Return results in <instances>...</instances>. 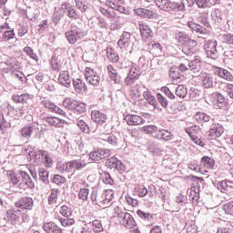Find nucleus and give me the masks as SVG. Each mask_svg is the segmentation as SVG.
<instances>
[{
  "instance_id": "nucleus-1",
  "label": "nucleus",
  "mask_w": 233,
  "mask_h": 233,
  "mask_svg": "<svg viewBox=\"0 0 233 233\" xmlns=\"http://www.w3.org/2000/svg\"><path fill=\"white\" fill-rule=\"evenodd\" d=\"M90 198L92 203L105 208L106 207H108V204L112 201V199H114V190H101L93 188Z\"/></svg>"
},
{
  "instance_id": "nucleus-2",
  "label": "nucleus",
  "mask_w": 233,
  "mask_h": 233,
  "mask_svg": "<svg viewBox=\"0 0 233 233\" xmlns=\"http://www.w3.org/2000/svg\"><path fill=\"white\" fill-rule=\"evenodd\" d=\"M88 33L83 28L81 23H72L70 30L66 32V37L70 45H76L77 41L85 39Z\"/></svg>"
},
{
  "instance_id": "nucleus-3",
  "label": "nucleus",
  "mask_w": 233,
  "mask_h": 233,
  "mask_svg": "<svg viewBox=\"0 0 233 233\" xmlns=\"http://www.w3.org/2000/svg\"><path fill=\"white\" fill-rule=\"evenodd\" d=\"M155 5L163 12H185V2H170L168 0H155Z\"/></svg>"
},
{
  "instance_id": "nucleus-4",
  "label": "nucleus",
  "mask_w": 233,
  "mask_h": 233,
  "mask_svg": "<svg viewBox=\"0 0 233 233\" xmlns=\"http://www.w3.org/2000/svg\"><path fill=\"white\" fill-rule=\"evenodd\" d=\"M134 41H136V37H134L132 34L124 32L117 42V46L122 50H128V48L134 46Z\"/></svg>"
},
{
  "instance_id": "nucleus-5",
  "label": "nucleus",
  "mask_w": 233,
  "mask_h": 233,
  "mask_svg": "<svg viewBox=\"0 0 233 233\" xmlns=\"http://www.w3.org/2000/svg\"><path fill=\"white\" fill-rule=\"evenodd\" d=\"M123 70L127 74L124 80L125 85H127V86L134 85V83H136V79L139 77V70H137L134 66L125 67Z\"/></svg>"
},
{
  "instance_id": "nucleus-6",
  "label": "nucleus",
  "mask_w": 233,
  "mask_h": 233,
  "mask_svg": "<svg viewBox=\"0 0 233 233\" xmlns=\"http://www.w3.org/2000/svg\"><path fill=\"white\" fill-rule=\"evenodd\" d=\"M187 26L192 32L198 34V37L201 39H208V37H210V30L207 29L205 26L199 24L188 22Z\"/></svg>"
},
{
  "instance_id": "nucleus-7",
  "label": "nucleus",
  "mask_w": 233,
  "mask_h": 233,
  "mask_svg": "<svg viewBox=\"0 0 233 233\" xmlns=\"http://www.w3.org/2000/svg\"><path fill=\"white\" fill-rule=\"evenodd\" d=\"M216 46H218L216 40H208L204 45V50H206V54L210 59H218L219 57V53H218Z\"/></svg>"
},
{
  "instance_id": "nucleus-8",
  "label": "nucleus",
  "mask_w": 233,
  "mask_h": 233,
  "mask_svg": "<svg viewBox=\"0 0 233 233\" xmlns=\"http://www.w3.org/2000/svg\"><path fill=\"white\" fill-rule=\"evenodd\" d=\"M108 156H110V149L105 148H96L88 154L89 159L95 162L101 161V159H105Z\"/></svg>"
},
{
  "instance_id": "nucleus-9",
  "label": "nucleus",
  "mask_w": 233,
  "mask_h": 233,
  "mask_svg": "<svg viewBox=\"0 0 233 233\" xmlns=\"http://www.w3.org/2000/svg\"><path fill=\"white\" fill-rule=\"evenodd\" d=\"M85 78L89 85H92V86H98L101 81L99 75L90 67L86 68Z\"/></svg>"
},
{
  "instance_id": "nucleus-10",
  "label": "nucleus",
  "mask_w": 233,
  "mask_h": 233,
  "mask_svg": "<svg viewBox=\"0 0 233 233\" xmlns=\"http://www.w3.org/2000/svg\"><path fill=\"white\" fill-rule=\"evenodd\" d=\"M118 221L120 225L126 227V228H134L136 226V220L130 213L122 212L118 214Z\"/></svg>"
},
{
  "instance_id": "nucleus-11",
  "label": "nucleus",
  "mask_w": 233,
  "mask_h": 233,
  "mask_svg": "<svg viewBox=\"0 0 233 233\" xmlns=\"http://www.w3.org/2000/svg\"><path fill=\"white\" fill-rule=\"evenodd\" d=\"M202 63L203 59L199 56H194V59L188 62V68L194 74V77H198V76H199V72H201Z\"/></svg>"
},
{
  "instance_id": "nucleus-12",
  "label": "nucleus",
  "mask_w": 233,
  "mask_h": 233,
  "mask_svg": "<svg viewBox=\"0 0 233 233\" xmlns=\"http://www.w3.org/2000/svg\"><path fill=\"white\" fill-rule=\"evenodd\" d=\"M88 160L85 157H79L76 159H73L69 161V168L71 169V172L73 170H83V168H86V165H88Z\"/></svg>"
},
{
  "instance_id": "nucleus-13",
  "label": "nucleus",
  "mask_w": 233,
  "mask_h": 233,
  "mask_svg": "<svg viewBox=\"0 0 233 233\" xmlns=\"http://www.w3.org/2000/svg\"><path fill=\"white\" fill-rule=\"evenodd\" d=\"M24 174L25 171H21L19 173H15L14 171H7V176L10 177L11 183H13V185H16L17 187H20V188L25 187V183H23Z\"/></svg>"
},
{
  "instance_id": "nucleus-14",
  "label": "nucleus",
  "mask_w": 233,
  "mask_h": 233,
  "mask_svg": "<svg viewBox=\"0 0 233 233\" xmlns=\"http://www.w3.org/2000/svg\"><path fill=\"white\" fill-rule=\"evenodd\" d=\"M143 90H145V86L141 84H136L131 87V91L129 96L133 101H143Z\"/></svg>"
},
{
  "instance_id": "nucleus-15",
  "label": "nucleus",
  "mask_w": 233,
  "mask_h": 233,
  "mask_svg": "<svg viewBox=\"0 0 233 233\" xmlns=\"http://www.w3.org/2000/svg\"><path fill=\"white\" fill-rule=\"evenodd\" d=\"M125 121L129 127H137L139 125H145V120L141 116L137 115H126Z\"/></svg>"
},
{
  "instance_id": "nucleus-16",
  "label": "nucleus",
  "mask_w": 233,
  "mask_h": 233,
  "mask_svg": "<svg viewBox=\"0 0 233 233\" xmlns=\"http://www.w3.org/2000/svg\"><path fill=\"white\" fill-rule=\"evenodd\" d=\"M223 132H225V127L223 125L214 124V122L211 124V127L209 129V136L211 137V139L221 137Z\"/></svg>"
},
{
  "instance_id": "nucleus-17",
  "label": "nucleus",
  "mask_w": 233,
  "mask_h": 233,
  "mask_svg": "<svg viewBox=\"0 0 233 233\" xmlns=\"http://www.w3.org/2000/svg\"><path fill=\"white\" fill-rule=\"evenodd\" d=\"M201 85L203 88L214 87V76L209 73H201L200 75Z\"/></svg>"
},
{
  "instance_id": "nucleus-18",
  "label": "nucleus",
  "mask_w": 233,
  "mask_h": 233,
  "mask_svg": "<svg viewBox=\"0 0 233 233\" xmlns=\"http://www.w3.org/2000/svg\"><path fill=\"white\" fill-rule=\"evenodd\" d=\"M15 207H17V208L32 210V207H34V200L30 197L22 198L19 201L15 203Z\"/></svg>"
},
{
  "instance_id": "nucleus-19",
  "label": "nucleus",
  "mask_w": 233,
  "mask_h": 233,
  "mask_svg": "<svg viewBox=\"0 0 233 233\" xmlns=\"http://www.w3.org/2000/svg\"><path fill=\"white\" fill-rule=\"evenodd\" d=\"M25 152L28 154L31 159H44L45 155L46 154V151L45 150H37L34 151V147L32 146H27V148H25Z\"/></svg>"
},
{
  "instance_id": "nucleus-20",
  "label": "nucleus",
  "mask_w": 233,
  "mask_h": 233,
  "mask_svg": "<svg viewBox=\"0 0 233 233\" xmlns=\"http://www.w3.org/2000/svg\"><path fill=\"white\" fill-rule=\"evenodd\" d=\"M215 76L221 77V79H225L226 81H233V76L228 69H225L223 67H217L214 71Z\"/></svg>"
},
{
  "instance_id": "nucleus-21",
  "label": "nucleus",
  "mask_w": 233,
  "mask_h": 233,
  "mask_svg": "<svg viewBox=\"0 0 233 233\" xmlns=\"http://www.w3.org/2000/svg\"><path fill=\"white\" fill-rule=\"evenodd\" d=\"M91 119L98 125H103V123H106L108 116L100 111L95 110L91 112Z\"/></svg>"
},
{
  "instance_id": "nucleus-22",
  "label": "nucleus",
  "mask_w": 233,
  "mask_h": 233,
  "mask_svg": "<svg viewBox=\"0 0 233 233\" xmlns=\"http://www.w3.org/2000/svg\"><path fill=\"white\" fill-rule=\"evenodd\" d=\"M155 137L157 139H162V141H172V139H174V134L167 129H160L157 131Z\"/></svg>"
},
{
  "instance_id": "nucleus-23",
  "label": "nucleus",
  "mask_w": 233,
  "mask_h": 233,
  "mask_svg": "<svg viewBox=\"0 0 233 233\" xmlns=\"http://www.w3.org/2000/svg\"><path fill=\"white\" fill-rule=\"evenodd\" d=\"M139 30L142 35V39H144V41H148V39L152 37V29L150 28V26H148V25L145 23H140Z\"/></svg>"
},
{
  "instance_id": "nucleus-24",
  "label": "nucleus",
  "mask_w": 233,
  "mask_h": 233,
  "mask_svg": "<svg viewBox=\"0 0 233 233\" xmlns=\"http://www.w3.org/2000/svg\"><path fill=\"white\" fill-rule=\"evenodd\" d=\"M62 10L64 11V14L67 15V17H70L71 19H79V15L77 14V11H76L74 7H71L70 4H63Z\"/></svg>"
},
{
  "instance_id": "nucleus-25",
  "label": "nucleus",
  "mask_w": 233,
  "mask_h": 233,
  "mask_svg": "<svg viewBox=\"0 0 233 233\" xmlns=\"http://www.w3.org/2000/svg\"><path fill=\"white\" fill-rule=\"evenodd\" d=\"M135 14L139 15V17H145L146 19H154L156 17V13L147 8L135 9Z\"/></svg>"
},
{
  "instance_id": "nucleus-26",
  "label": "nucleus",
  "mask_w": 233,
  "mask_h": 233,
  "mask_svg": "<svg viewBox=\"0 0 233 233\" xmlns=\"http://www.w3.org/2000/svg\"><path fill=\"white\" fill-rule=\"evenodd\" d=\"M107 168H116V170H123V163L116 157L108 158L106 162Z\"/></svg>"
},
{
  "instance_id": "nucleus-27",
  "label": "nucleus",
  "mask_w": 233,
  "mask_h": 233,
  "mask_svg": "<svg viewBox=\"0 0 233 233\" xmlns=\"http://www.w3.org/2000/svg\"><path fill=\"white\" fill-rule=\"evenodd\" d=\"M43 229L46 233H63L61 228H59L54 222H45L43 225Z\"/></svg>"
},
{
  "instance_id": "nucleus-28",
  "label": "nucleus",
  "mask_w": 233,
  "mask_h": 233,
  "mask_svg": "<svg viewBox=\"0 0 233 233\" xmlns=\"http://www.w3.org/2000/svg\"><path fill=\"white\" fill-rule=\"evenodd\" d=\"M107 72L109 74L111 81H114L116 85H119L121 83V79H123V77L121 76V75H117V70H116L114 66H107Z\"/></svg>"
},
{
  "instance_id": "nucleus-29",
  "label": "nucleus",
  "mask_w": 233,
  "mask_h": 233,
  "mask_svg": "<svg viewBox=\"0 0 233 233\" xmlns=\"http://www.w3.org/2000/svg\"><path fill=\"white\" fill-rule=\"evenodd\" d=\"M73 86L77 94H86V84L83 80L79 78L73 79Z\"/></svg>"
},
{
  "instance_id": "nucleus-30",
  "label": "nucleus",
  "mask_w": 233,
  "mask_h": 233,
  "mask_svg": "<svg viewBox=\"0 0 233 233\" xmlns=\"http://www.w3.org/2000/svg\"><path fill=\"white\" fill-rule=\"evenodd\" d=\"M58 81L60 85H63L66 88L70 86V84L72 83V78L70 77V74H68V71H62L58 76Z\"/></svg>"
},
{
  "instance_id": "nucleus-31",
  "label": "nucleus",
  "mask_w": 233,
  "mask_h": 233,
  "mask_svg": "<svg viewBox=\"0 0 233 233\" xmlns=\"http://www.w3.org/2000/svg\"><path fill=\"white\" fill-rule=\"evenodd\" d=\"M212 103L214 106H218V108H223V105H225V96L220 93H213L211 96Z\"/></svg>"
},
{
  "instance_id": "nucleus-32",
  "label": "nucleus",
  "mask_w": 233,
  "mask_h": 233,
  "mask_svg": "<svg viewBox=\"0 0 233 233\" xmlns=\"http://www.w3.org/2000/svg\"><path fill=\"white\" fill-rule=\"evenodd\" d=\"M100 140L109 143V145H112L113 147H117V143H119V139L114 134L102 135Z\"/></svg>"
},
{
  "instance_id": "nucleus-33",
  "label": "nucleus",
  "mask_w": 233,
  "mask_h": 233,
  "mask_svg": "<svg viewBox=\"0 0 233 233\" xmlns=\"http://www.w3.org/2000/svg\"><path fill=\"white\" fill-rule=\"evenodd\" d=\"M63 15H65V11L63 9V5L60 7H56L55 12L53 14V23L55 25H59L61 19H63Z\"/></svg>"
},
{
  "instance_id": "nucleus-34",
  "label": "nucleus",
  "mask_w": 233,
  "mask_h": 233,
  "mask_svg": "<svg viewBox=\"0 0 233 233\" xmlns=\"http://www.w3.org/2000/svg\"><path fill=\"white\" fill-rule=\"evenodd\" d=\"M57 196H59V189L57 188L51 189L47 198V203L50 207H54V205L57 203V199H58Z\"/></svg>"
},
{
  "instance_id": "nucleus-35",
  "label": "nucleus",
  "mask_w": 233,
  "mask_h": 233,
  "mask_svg": "<svg viewBox=\"0 0 233 233\" xmlns=\"http://www.w3.org/2000/svg\"><path fill=\"white\" fill-rule=\"evenodd\" d=\"M217 188L220 190V192H228L230 188H233V182L230 180L218 182Z\"/></svg>"
},
{
  "instance_id": "nucleus-36",
  "label": "nucleus",
  "mask_w": 233,
  "mask_h": 233,
  "mask_svg": "<svg viewBox=\"0 0 233 233\" xmlns=\"http://www.w3.org/2000/svg\"><path fill=\"white\" fill-rule=\"evenodd\" d=\"M195 119L196 121H198V123H210L212 125V123H214V119H212L210 117V116H208L206 113H201L198 112L195 115Z\"/></svg>"
},
{
  "instance_id": "nucleus-37",
  "label": "nucleus",
  "mask_w": 233,
  "mask_h": 233,
  "mask_svg": "<svg viewBox=\"0 0 233 233\" xmlns=\"http://www.w3.org/2000/svg\"><path fill=\"white\" fill-rule=\"evenodd\" d=\"M52 68L55 72H60L63 68V61L61 60V56H53L51 58Z\"/></svg>"
},
{
  "instance_id": "nucleus-38",
  "label": "nucleus",
  "mask_w": 233,
  "mask_h": 233,
  "mask_svg": "<svg viewBox=\"0 0 233 233\" xmlns=\"http://www.w3.org/2000/svg\"><path fill=\"white\" fill-rule=\"evenodd\" d=\"M34 130H35V127H34V126L24 127L20 130L21 137H24V139H30L32 137Z\"/></svg>"
},
{
  "instance_id": "nucleus-39",
  "label": "nucleus",
  "mask_w": 233,
  "mask_h": 233,
  "mask_svg": "<svg viewBox=\"0 0 233 233\" xmlns=\"http://www.w3.org/2000/svg\"><path fill=\"white\" fill-rule=\"evenodd\" d=\"M146 99L149 105H152L155 108H157V100L154 97L149 91H144L142 96V100Z\"/></svg>"
},
{
  "instance_id": "nucleus-40",
  "label": "nucleus",
  "mask_w": 233,
  "mask_h": 233,
  "mask_svg": "<svg viewBox=\"0 0 233 233\" xmlns=\"http://www.w3.org/2000/svg\"><path fill=\"white\" fill-rule=\"evenodd\" d=\"M175 94L177 97H180V99H185V97H187V94H188V91L184 85H179L175 88Z\"/></svg>"
},
{
  "instance_id": "nucleus-41",
  "label": "nucleus",
  "mask_w": 233,
  "mask_h": 233,
  "mask_svg": "<svg viewBox=\"0 0 233 233\" xmlns=\"http://www.w3.org/2000/svg\"><path fill=\"white\" fill-rule=\"evenodd\" d=\"M195 3L198 8H210L216 5L215 0H195Z\"/></svg>"
},
{
  "instance_id": "nucleus-42",
  "label": "nucleus",
  "mask_w": 233,
  "mask_h": 233,
  "mask_svg": "<svg viewBox=\"0 0 233 233\" xmlns=\"http://www.w3.org/2000/svg\"><path fill=\"white\" fill-rule=\"evenodd\" d=\"M106 57L111 63H117L119 61V55L113 48L107 49Z\"/></svg>"
},
{
  "instance_id": "nucleus-43",
  "label": "nucleus",
  "mask_w": 233,
  "mask_h": 233,
  "mask_svg": "<svg viewBox=\"0 0 233 233\" xmlns=\"http://www.w3.org/2000/svg\"><path fill=\"white\" fill-rule=\"evenodd\" d=\"M76 123L81 132H84V134H90V127H88V124H86L85 120L77 119Z\"/></svg>"
},
{
  "instance_id": "nucleus-44",
  "label": "nucleus",
  "mask_w": 233,
  "mask_h": 233,
  "mask_svg": "<svg viewBox=\"0 0 233 233\" xmlns=\"http://www.w3.org/2000/svg\"><path fill=\"white\" fill-rule=\"evenodd\" d=\"M63 106H65V108H67L68 110H74V108L77 106V101L72 98H66L63 101Z\"/></svg>"
},
{
  "instance_id": "nucleus-45",
  "label": "nucleus",
  "mask_w": 233,
  "mask_h": 233,
  "mask_svg": "<svg viewBox=\"0 0 233 233\" xmlns=\"http://www.w3.org/2000/svg\"><path fill=\"white\" fill-rule=\"evenodd\" d=\"M38 176L40 180L43 181L45 185H48L50 183V180H48V171H46L45 168H38Z\"/></svg>"
},
{
  "instance_id": "nucleus-46",
  "label": "nucleus",
  "mask_w": 233,
  "mask_h": 233,
  "mask_svg": "<svg viewBox=\"0 0 233 233\" xmlns=\"http://www.w3.org/2000/svg\"><path fill=\"white\" fill-rule=\"evenodd\" d=\"M174 90L176 88L174 86H170L169 87L164 86L161 88V91L169 98V99H176V95H174Z\"/></svg>"
},
{
  "instance_id": "nucleus-47",
  "label": "nucleus",
  "mask_w": 233,
  "mask_h": 233,
  "mask_svg": "<svg viewBox=\"0 0 233 233\" xmlns=\"http://www.w3.org/2000/svg\"><path fill=\"white\" fill-rule=\"evenodd\" d=\"M201 165L207 169L214 168V159L208 157H203L201 158Z\"/></svg>"
},
{
  "instance_id": "nucleus-48",
  "label": "nucleus",
  "mask_w": 233,
  "mask_h": 233,
  "mask_svg": "<svg viewBox=\"0 0 233 233\" xmlns=\"http://www.w3.org/2000/svg\"><path fill=\"white\" fill-rule=\"evenodd\" d=\"M56 170H58L59 172H72L70 169V162H58L56 164Z\"/></svg>"
},
{
  "instance_id": "nucleus-49",
  "label": "nucleus",
  "mask_w": 233,
  "mask_h": 233,
  "mask_svg": "<svg viewBox=\"0 0 233 233\" xmlns=\"http://www.w3.org/2000/svg\"><path fill=\"white\" fill-rule=\"evenodd\" d=\"M23 183L24 187L25 185L28 187V188H34L35 185L34 184V181L30 177V175L24 171V177H23Z\"/></svg>"
},
{
  "instance_id": "nucleus-50",
  "label": "nucleus",
  "mask_w": 233,
  "mask_h": 233,
  "mask_svg": "<svg viewBox=\"0 0 233 233\" xmlns=\"http://www.w3.org/2000/svg\"><path fill=\"white\" fill-rule=\"evenodd\" d=\"M24 52L30 57L31 59H34L37 63L39 61V56H37V54L34 52V49L30 46L24 47Z\"/></svg>"
},
{
  "instance_id": "nucleus-51",
  "label": "nucleus",
  "mask_w": 233,
  "mask_h": 233,
  "mask_svg": "<svg viewBox=\"0 0 233 233\" xmlns=\"http://www.w3.org/2000/svg\"><path fill=\"white\" fill-rule=\"evenodd\" d=\"M59 213L64 218H72V209L68 208L67 206H62L60 208Z\"/></svg>"
},
{
  "instance_id": "nucleus-52",
  "label": "nucleus",
  "mask_w": 233,
  "mask_h": 233,
  "mask_svg": "<svg viewBox=\"0 0 233 233\" xmlns=\"http://www.w3.org/2000/svg\"><path fill=\"white\" fill-rule=\"evenodd\" d=\"M59 221H60L62 227H72V225H74V223H76V220L72 217L66 218H60Z\"/></svg>"
},
{
  "instance_id": "nucleus-53",
  "label": "nucleus",
  "mask_w": 233,
  "mask_h": 233,
  "mask_svg": "<svg viewBox=\"0 0 233 233\" xmlns=\"http://www.w3.org/2000/svg\"><path fill=\"white\" fill-rule=\"evenodd\" d=\"M41 106H45V108H47V110H50V112H54V109L56 108V104H54L49 99H44L41 101Z\"/></svg>"
},
{
  "instance_id": "nucleus-54",
  "label": "nucleus",
  "mask_w": 233,
  "mask_h": 233,
  "mask_svg": "<svg viewBox=\"0 0 233 233\" xmlns=\"http://www.w3.org/2000/svg\"><path fill=\"white\" fill-rule=\"evenodd\" d=\"M13 101L15 103H26L28 101V95H14Z\"/></svg>"
},
{
  "instance_id": "nucleus-55",
  "label": "nucleus",
  "mask_w": 233,
  "mask_h": 233,
  "mask_svg": "<svg viewBox=\"0 0 233 233\" xmlns=\"http://www.w3.org/2000/svg\"><path fill=\"white\" fill-rule=\"evenodd\" d=\"M199 126H192L190 127L186 128V132L187 134H188L189 137H192V136L199 134Z\"/></svg>"
},
{
  "instance_id": "nucleus-56",
  "label": "nucleus",
  "mask_w": 233,
  "mask_h": 233,
  "mask_svg": "<svg viewBox=\"0 0 233 233\" xmlns=\"http://www.w3.org/2000/svg\"><path fill=\"white\" fill-rule=\"evenodd\" d=\"M66 181V178L61 175H55L52 183H55V185H58L61 187L65 182Z\"/></svg>"
},
{
  "instance_id": "nucleus-57",
  "label": "nucleus",
  "mask_w": 233,
  "mask_h": 233,
  "mask_svg": "<svg viewBox=\"0 0 233 233\" xmlns=\"http://www.w3.org/2000/svg\"><path fill=\"white\" fill-rule=\"evenodd\" d=\"M44 161L46 168H51L52 165H54V158H52V155L46 152V155L44 156Z\"/></svg>"
},
{
  "instance_id": "nucleus-58",
  "label": "nucleus",
  "mask_w": 233,
  "mask_h": 233,
  "mask_svg": "<svg viewBox=\"0 0 233 233\" xmlns=\"http://www.w3.org/2000/svg\"><path fill=\"white\" fill-rule=\"evenodd\" d=\"M93 225V230L96 233L103 232V225L101 224V220L95 219L92 222Z\"/></svg>"
},
{
  "instance_id": "nucleus-59",
  "label": "nucleus",
  "mask_w": 233,
  "mask_h": 233,
  "mask_svg": "<svg viewBox=\"0 0 233 233\" xmlns=\"http://www.w3.org/2000/svg\"><path fill=\"white\" fill-rule=\"evenodd\" d=\"M14 37H15V33L14 32V29L7 30L3 35L4 41H10V39H14Z\"/></svg>"
},
{
  "instance_id": "nucleus-60",
  "label": "nucleus",
  "mask_w": 233,
  "mask_h": 233,
  "mask_svg": "<svg viewBox=\"0 0 233 233\" xmlns=\"http://www.w3.org/2000/svg\"><path fill=\"white\" fill-rule=\"evenodd\" d=\"M102 181L105 183V185H114V179L109 175V173H104L102 176Z\"/></svg>"
},
{
  "instance_id": "nucleus-61",
  "label": "nucleus",
  "mask_w": 233,
  "mask_h": 233,
  "mask_svg": "<svg viewBox=\"0 0 233 233\" xmlns=\"http://www.w3.org/2000/svg\"><path fill=\"white\" fill-rule=\"evenodd\" d=\"M88 194H89L88 188H81L78 193V198L82 201H86V199H88Z\"/></svg>"
},
{
  "instance_id": "nucleus-62",
  "label": "nucleus",
  "mask_w": 233,
  "mask_h": 233,
  "mask_svg": "<svg viewBox=\"0 0 233 233\" xmlns=\"http://www.w3.org/2000/svg\"><path fill=\"white\" fill-rule=\"evenodd\" d=\"M137 214L141 218V219H144V221H150V219H152V215H150V213H145L141 210H137Z\"/></svg>"
},
{
  "instance_id": "nucleus-63",
  "label": "nucleus",
  "mask_w": 233,
  "mask_h": 233,
  "mask_svg": "<svg viewBox=\"0 0 233 233\" xmlns=\"http://www.w3.org/2000/svg\"><path fill=\"white\" fill-rule=\"evenodd\" d=\"M223 210L225 211L226 214L233 216V202H228L226 205H224Z\"/></svg>"
},
{
  "instance_id": "nucleus-64",
  "label": "nucleus",
  "mask_w": 233,
  "mask_h": 233,
  "mask_svg": "<svg viewBox=\"0 0 233 233\" xmlns=\"http://www.w3.org/2000/svg\"><path fill=\"white\" fill-rule=\"evenodd\" d=\"M221 38H222V41H224V43H227V45H233L232 34L222 35Z\"/></svg>"
}]
</instances>
